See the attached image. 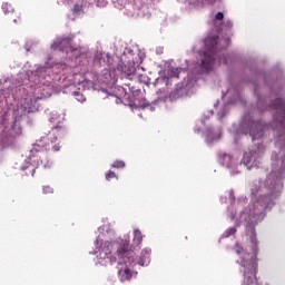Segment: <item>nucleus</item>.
Here are the masks:
<instances>
[{"mask_svg":"<svg viewBox=\"0 0 285 285\" xmlns=\"http://www.w3.org/2000/svg\"><path fill=\"white\" fill-rule=\"evenodd\" d=\"M244 275H245V281H244L245 285H249L248 282H250V276H248V271L245 269Z\"/></svg>","mask_w":285,"mask_h":285,"instance_id":"19","label":"nucleus"},{"mask_svg":"<svg viewBox=\"0 0 285 285\" xmlns=\"http://www.w3.org/2000/svg\"><path fill=\"white\" fill-rule=\"evenodd\" d=\"M223 165L227 168H230V166H233V156H230L229 154H225L223 156Z\"/></svg>","mask_w":285,"mask_h":285,"instance_id":"10","label":"nucleus"},{"mask_svg":"<svg viewBox=\"0 0 285 285\" xmlns=\"http://www.w3.org/2000/svg\"><path fill=\"white\" fill-rule=\"evenodd\" d=\"M240 166H245V168H247V170H250V154L249 153H245L243 155Z\"/></svg>","mask_w":285,"mask_h":285,"instance_id":"9","label":"nucleus"},{"mask_svg":"<svg viewBox=\"0 0 285 285\" xmlns=\"http://www.w3.org/2000/svg\"><path fill=\"white\" fill-rule=\"evenodd\" d=\"M230 199H235V196L233 195V191H229Z\"/></svg>","mask_w":285,"mask_h":285,"instance_id":"26","label":"nucleus"},{"mask_svg":"<svg viewBox=\"0 0 285 285\" xmlns=\"http://www.w3.org/2000/svg\"><path fill=\"white\" fill-rule=\"evenodd\" d=\"M81 6H79V4H75L73 6V12H81Z\"/></svg>","mask_w":285,"mask_h":285,"instance_id":"22","label":"nucleus"},{"mask_svg":"<svg viewBox=\"0 0 285 285\" xmlns=\"http://www.w3.org/2000/svg\"><path fill=\"white\" fill-rule=\"evenodd\" d=\"M180 72L181 71L179 70V68H174V69L170 70L169 77L175 78V79H179Z\"/></svg>","mask_w":285,"mask_h":285,"instance_id":"12","label":"nucleus"},{"mask_svg":"<svg viewBox=\"0 0 285 285\" xmlns=\"http://www.w3.org/2000/svg\"><path fill=\"white\" fill-rule=\"evenodd\" d=\"M136 264L148 266L150 264V249H142L139 259L136 258Z\"/></svg>","mask_w":285,"mask_h":285,"instance_id":"7","label":"nucleus"},{"mask_svg":"<svg viewBox=\"0 0 285 285\" xmlns=\"http://www.w3.org/2000/svg\"><path fill=\"white\" fill-rule=\"evenodd\" d=\"M121 70L124 77H127V79H131L134 77V75L137 72V69L135 68V66L131 65H125V66H118V70Z\"/></svg>","mask_w":285,"mask_h":285,"instance_id":"8","label":"nucleus"},{"mask_svg":"<svg viewBox=\"0 0 285 285\" xmlns=\"http://www.w3.org/2000/svg\"><path fill=\"white\" fill-rule=\"evenodd\" d=\"M111 166L112 168H126V163L124 160H115Z\"/></svg>","mask_w":285,"mask_h":285,"instance_id":"13","label":"nucleus"},{"mask_svg":"<svg viewBox=\"0 0 285 285\" xmlns=\"http://www.w3.org/2000/svg\"><path fill=\"white\" fill-rule=\"evenodd\" d=\"M215 1H217V0H205V2L209 3L210 6H213L215 3Z\"/></svg>","mask_w":285,"mask_h":285,"instance_id":"25","label":"nucleus"},{"mask_svg":"<svg viewBox=\"0 0 285 285\" xmlns=\"http://www.w3.org/2000/svg\"><path fill=\"white\" fill-rule=\"evenodd\" d=\"M65 43H67L68 46H70V38H63V39L60 41V46H63Z\"/></svg>","mask_w":285,"mask_h":285,"instance_id":"21","label":"nucleus"},{"mask_svg":"<svg viewBox=\"0 0 285 285\" xmlns=\"http://www.w3.org/2000/svg\"><path fill=\"white\" fill-rule=\"evenodd\" d=\"M223 19H224V13L223 12L216 13V16H215L216 21H222Z\"/></svg>","mask_w":285,"mask_h":285,"instance_id":"20","label":"nucleus"},{"mask_svg":"<svg viewBox=\"0 0 285 285\" xmlns=\"http://www.w3.org/2000/svg\"><path fill=\"white\" fill-rule=\"evenodd\" d=\"M219 63H228V60L226 59V56H223L219 58Z\"/></svg>","mask_w":285,"mask_h":285,"instance_id":"23","label":"nucleus"},{"mask_svg":"<svg viewBox=\"0 0 285 285\" xmlns=\"http://www.w3.org/2000/svg\"><path fill=\"white\" fill-rule=\"evenodd\" d=\"M237 233V228L230 227L226 230V237H230Z\"/></svg>","mask_w":285,"mask_h":285,"instance_id":"17","label":"nucleus"},{"mask_svg":"<svg viewBox=\"0 0 285 285\" xmlns=\"http://www.w3.org/2000/svg\"><path fill=\"white\" fill-rule=\"evenodd\" d=\"M250 248H252L250 268L254 272V279H252L250 285H271L268 281L262 277H257V255H259V240H257L255 229L253 228H252V236H250Z\"/></svg>","mask_w":285,"mask_h":285,"instance_id":"4","label":"nucleus"},{"mask_svg":"<svg viewBox=\"0 0 285 285\" xmlns=\"http://www.w3.org/2000/svg\"><path fill=\"white\" fill-rule=\"evenodd\" d=\"M73 96L76 97L77 101H80L81 104H83V101H86V98L83 97V95L79 91H75Z\"/></svg>","mask_w":285,"mask_h":285,"instance_id":"14","label":"nucleus"},{"mask_svg":"<svg viewBox=\"0 0 285 285\" xmlns=\"http://www.w3.org/2000/svg\"><path fill=\"white\" fill-rule=\"evenodd\" d=\"M67 132L68 130L61 126L52 128L48 135L40 138L37 146L32 148L31 153H39V148H45V150H53L55 153H59V150H61V146H59L57 141H59V139H63Z\"/></svg>","mask_w":285,"mask_h":285,"instance_id":"2","label":"nucleus"},{"mask_svg":"<svg viewBox=\"0 0 285 285\" xmlns=\"http://www.w3.org/2000/svg\"><path fill=\"white\" fill-rule=\"evenodd\" d=\"M273 72H284V66L282 63L276 65L273 68Z\"/></svg>","mask_w":285,"mask_h":285,"instance_id":"18","label":"nucleus"},{"mask_svg":"<svg viewBox=\"0 0 285 285\" xmlns=\"http://www.w3.org/2000/svg\"><path fill=\"white\" fill-rule=\"evenodd\" d=\"M12 19H13V22L17 23V18L12 17Z\"/></svg>","mask_w":285,"mask_h":285,"instance_id":"27","label":"nucleus"},{"mask_svg":"<svg viewBox=\"0 0 285 285\" xmlns=\"http://www.w3.org/2000/svg\"><path fill=\"white\" fill-rule=\"evenodd\" d=\"M115 177H117V174H115V171H112V170H109V171L106 174V179H107V181H110V179H115Z\"/></svg>","mask_w":285,"mask_h":285,"instance_id":"16","label":"nucleus"},{"mask_svg":"<svg viewBox=\"0 0 285 285\" xmlns=\"http://www.w3.org/2000/svg\"><path fill=\"white\" fill-rule=\"evenodd\" d=\"M2 10H3L4 14H8L10 12H12V14H14V9H12V6H10L8 3H2Z\"/></svg>","mask_w":285,"mask_h":285,"instance_id":"11","label":"nucleus"},{"mask_svg":"<svg viewBox=\"0 0 285 285\" xmlns=\"http://www.w3.org/2000/svg\"><path fill=\"white\" fill-rule=\"evenodd\" d=\"M242 266H244V268H248V266H250V262L243 261Z\"/></svg>","mask_w":285,"mask_h":285,"instance_id":"24","label":"nucleus"},{"mask_svg":"<svg viewBox=\"0 0 285 285\" xmlns=\"http://www.w3.org/2000/svg\"><path fill=\"white\" fill-rule=\"evenodd\" d=\"M219 36H208L205 39V50L200 53V68L205 72H210L215 66V57L217 56V43Z\"/></svg>","mask_w":285,"mask_h":285,"instance_id":"3","label":"nucleus"},{"mask_svg":"<svg viewBox=\"0 0 285 285\" xmlns=\"http://www.w3.org/2000/svg\"><path fill=\"white\" fill-rule=\"evenodd\" d=\"M142 242H144V236L141 235V230L135 229L134 230V239H132V248L134 249H129V250H132L134 253L136 250H139L141 248Z\"/></svg>","mask_w":285,"mask_h":285,"instance_id":"6","label":"nucleus"},{"mask_svg":"<svg viewBox=\"0 0 285 285\" xmlns=\"http://www.w3.org/2000/svg\"><path fill=\"white\" fill-rule=\"evenodd\" d=\"M235 132L237 136L248 135L250 132V112L247 111L242 116L239 124L235 128Z\"/></svg>","mask_w":285,"mask_h":285,"instance_id":"5","label":"nucleus"},{"mask_svg":"<svg viewBox=\"0 0 285 285\" xmlns=\"http://www.w3.org/2000/svg\"><path fill=\"white\" fill-rule=\"evenodd\" d=\"M99 245L100 255H104L106 259H109L110 264H115L118 257V277L120 282H130V279L137 275V273L130 269V266H135V264H137V254L134 250H128L130 240L122 239L120 242L104 243L97 238L96 246Z\"/></svg>","mask_w":285,"mask_h":285,"instance_id":"1","label":"nucleus"},{"mask_svg":"<svg viewBox=\"0 0 285 285\" xmlns=\"http://www.w3.org/2000/svg\"><path fill=\"white\" fill-rule=\"evenodd\" d=\"M42 193H43V195H52L55 193V189H52V187H50V186H43Z\"/></svg>","mask_w":285,"mask_h":285,"instance_id":"15","label":"nucleus"}]
</instances>
